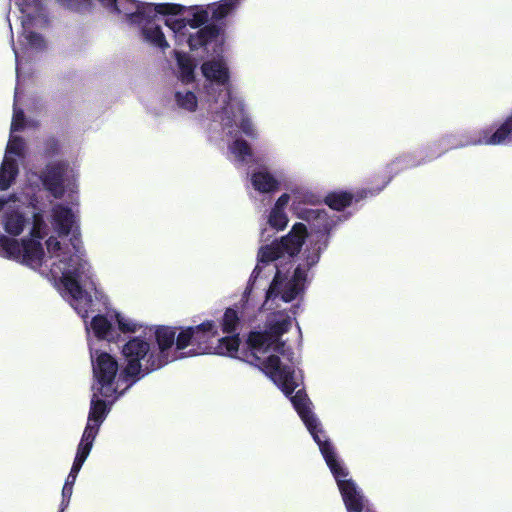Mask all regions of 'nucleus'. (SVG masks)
Here are the masks:
<instances>
[{"label":"nucleus","mask_w":512,"mask_h":512,"mask_svg":"<svg viewBox=\"0 0 512 512\" xmlns=\"http://www.w3.org/2000/svg\"><path fill=\"white\" fill-rule=\"evenodd\" d=\"M90 356L95 378L92 390L99 391L105 398L115 399L121 395L129 385L121 388L122 380L121 377L117 378L118 363L116 359L107 352L98 351L93 344H90Z\"/></svg>","instance_id":"nucleus-9"},{"label":"nucleus","mask_w":512,"mask_h":512,"mask_svg":"<svg viewBox=\"0 0 512 512\" xmlns=\"http://www.w3.org/2000/svg\"><path fill=\"white\" fill-rule=\"evenodd\" d=\"M352 201V196L347 192H335L329 194L325 202L333 210L340 211L347 207Z\"/></svg>","instance_id":"nucleus-27"},{"label":"nucleus","mask_w":512,"mask_h":512,"mask_svg":"<svg viewBox=\"0 0 512 512\" xmlns=\"http://www.w3.org/2000/svg\"><path fill=\"white\" fill-rule=\"evenodd\" d=\"M229 106L230 104L227 103V105L211 113L213 122L219 123L222 128L227 129L229 133L237 123V126L243 134L251 139H257L259 137V130L247 112L245 98L243 97V110L229 109Z\"/></svg>","instance_id":"nucleus-12"},{"label":"nucleus","mask_w":512,"mask_h":512,"mask_svg":"<svg viewBox=\"0 0 512 512\" xmlns=\"http://www.w3.org/2000/svg\"><path fill=\"white\" fill-rule=\"evenodd\" d=\"M126 378H129V377L125 375V378H124V379H121V380H122V381H121V385H122L123 383H125V386H126V385H129V386H130L131 384H127V383H126V382H127V379H126ZM133 378H134V379H133V382H136V380H138V379H139V378H135V377H133Z\"/></svg>","instance_id":"nucleus-34"},{"label":"nucleus","mask_w":512,"mask_h":512,"mask_svg":"<svg viewBox=\"0 0 512 512\" xmlns=\"http://www.w3.org/2000/svg\"><path fill=\"white\" fill-rule=\"evenodd\" d=\"M173 56L176 60V76L179 81L183 84H190L195 81L196 64L192 56L185 52L178 50V46L175 45Z\"/></svg>","instance_id":"nucleus-20"},{"label":"nucleus","mask_w":512,"mask_h":512,"mask_svg":"<svg viewBox=\"0 0 512 512\" xmlns=\"http://www.w3.org/2000/svg\"><path fill=\"white\" fill-rule=\"evenodd\" d=\"M18 162L3 159L0 167V191L8 190L18 175Z\"/></svg>","instance_id":"nucleus-25"},{"label":"nucleus","mask_w":512,"mask_h":512,"mask_svg":"<svg viewBox=\"0 0 512 512\" xmlns=\"http://www.w3.org/2000/svg\"><path fill=\"white\" fill-rule=\"evenodd\" d=\"M249 182L254 191L264 195L274 194L281 187V181L267 167L254 169L250 174Z\"/></svg>","instance_id":"nucleus-15"},{"label":"nucleus","mask_w":512,"mask_h":512,"mask_svg":"<svg viewBox=\"0 0 512 512\" xmlns=\"http://www.w3.org/2000/svg\"><path fill=\"white\" fill-rule=\"evenodd\" d=\"M176 107L188 113H195L199 107L198 95L187 88L176 89L173 95Z\"/></svg>","instance_id":"nucleus-22"},{"label":"nucleus","mask_w":512,"mask_h":512,"mask_svg":"<svg viewBox=\"0 0 512 512\" xmlns=\"http://www.w3.org/2000/svg\"><path fill=\"white\" fill-rule=\"evenodd\" d=\"M291 195L287 192L282 193L274 202L270 208L266 225L273 230V234L279 231H283L289 222V218L286 209L290 203Z\"/></svg>","instance_id":"nucleus-17"},{"label":"nucleus","mask_w":512,"mask_h":512,"mask_svg":"<svg viewBox=\"0 0 512 512\" xmlns=\"http://www.w3.org/2000/svg\"><path fill=\"white\" fill-rule=\"evenodd\" d=\"M18 98V89L15 91V102ZM24 125L23 112L16 107L14 104L13 117L11 122V133L7 143L4 158L12 161H17L24 155L25 143L24 141L15 135L16 132L20 131Z\"/></svg>","instance_id":"nucleus-14"},{"label":"nucleus","mask_w":512,"mask_h":512,"mask_svg":"<svg viewBox=\"0 0 512 512\" xmlns=\"http://www.w3.org/2000/svg\"><path fill=\"white\" fill-rule=\"evenodd\" d=\"M229 158L238 164H247L252 157L250 144L241 137L233 140L228 146Z\"/></svg>","instance_id":"nucleus-23"},{"label":"nucleus","mask_w":512,"mask_h":512,"mask_svg":"<svg viewBox=\"0 0 512 512\" xmlns=\"http://www.w3.org/2000/svg\"><path fill=\"white\" fill-rule=\"evenodd\" d=\"M17 5L22 14V36L19 41L20 47H14L13 50L16 58L17 79L19 81L21 77V65L24 58L46 48V41L42 35L38 33V30L46 26L47 19L39 0H18Z\"/></svg>","instance_id":"nucleus-8"},{"label":"nucleus","mask_w":512,"mask_h":512,"mask_svg":"<svg viewBox=\"0 0 512 512\" xmlns=\"http://www.w3.org/2000/svg\"><path fill=\"white\" fill-rule=\"evenodd\" d=\"M110 314L111 311L106 315H95L90 322L85 321L89 345L92 344V335L99 340L113 341L115 339V321L110 318Z\"/></svg>","instance_id":"nucleus-16"},{"label":"nucleus","mask_w":512,"mask_h":512,"mask_svg":"<svg viewBox=\"0 0 512 512\" xmlns=\"http://www.w3.org/2000/svg\"><path fill=\"white\" fill-rule=\"evenodd\" d=\"M512 135V116L509 117L491 136L483 131L478 137H475L460 146L467 145H500L505 143Z\"/></svg>","instance_id":"nucleus-19"},{"label":"nucleus","mask_w":512,"mask_h":512,"mask_svg":"<svg viewBox=\"0 0 512 512\" xmlns=\"http://www.w3.org/2000/svg\"><path fill=\"white\" fill-rule=\"evenodd\" d=\"M299 218L311 223L315 232L301 255V262L291 272L286 265L300 252L307 237V228L303 223L293 225L290 232L271 244L263 245L258 251V264L252 273L257 279L265 266L273 264L275 274L267 289L264 308L271 311L266 330L251 331L247 338V351L243 360L258 367L282 392L289 396L299 386V377L290 353L280 336L288 331L296 307L282 308L303 294L308 271L317 265L323 251L329 243V232L334 222L324 210L306 209Z\"/></svg>","instance_id":"nucleus-2"},{"label":"nucleus","mask_w":512,"mask_h":512,"mask_svg":"<svg viewBox=\"0 0 512 512\" xmlns=\"http://www.w3.org/2000/svg\"><path fill=\"white\" fill-rule=\"evenodd\" d=\"M57 150V144L55 142L51 143V154H55Z\"/></svg>","instance_id":"nucleus-33"},{"label":"nucleus","mask_w":512,"mask_h":512,"mask_svg":"<svg viewBox=\"0 0 512 512\" xmlns=\"http://www.w3.org/2000/svg\"><path fill=\"white\" fill-rule=\"evenodd\" d=\"M248 301L234 307L226 308L222 317L219 320V326L221 327V331L223 334H227V336H237L238 329L241 326V318L239 315V309L241 310V315L244 316V311L247 308Z\"/></svg>","instance_id":"nucleus-21"},{"label":"nucleus","mask_w":512,"mask_h":512,"mask_svg":"<svg viewBox=\"0 0 512 512\" xmlns=\"http://www.w3.org/2000/svg\"><path fill=\"white\" fill-rule=\"evenodd\" d=\"M155 18L156 17H152L149 20H144V23L137 27L141 29V35L144 42L152 47L160 49L161 51H165L170 47V43L161 26L155 22Z\"/></svg>","instance_id":"nucleus-18"},{"label":"nucleus","mask_w":512,"mask_h":512,"mask_svg":"<svg viewBox=\"0 0 512 512\" xmlns=\"http://www.w3.org/2000/svg\"><path fill=\"white\" fill-rule=\"evenodd\" d=\"M21 189L0 197V227L4 237L17 244L19 254L15 261L54 281H60L64 296L73 309L86 319L95 310L102 293L92 281L93 271L80 241H64L70 233L78 230L76 213L63 204H56L45 220L39 199L32 187Z\"/></svg>","instance_id":"nucleus-1"},{"label":"nucleus","mask_w":512,"mask_h":512,"mask_svg":"<svg viewBox=\"0 0 512 512\" xmlns=\"http://www.w3.org/2000/svg\"><path fill=\"white\" fill-rule=\"evenodd\" d=\"M108 399L102 396L99 391H93L87 424L81 437L82 440L94 443L99 428L110 410L107 403Z\"/></svg>","instance_id":"nucleus-13"},{"label":"nucleus","mask_w":512,"mask_h":512,"mask_svg":"<svg viewBox=\"0 0 512 512\" xmlns=\"http://www.w3.org/2000/svg\"><path fill=\"white\" fill-rule=\"evenodd\" d=\"M72 493H73V487L64 484L63 489H62V502H61V511L60 512H63L64 509L68 507Z\"/></svg>","instance_id":"nucleus-30"},{"label":"nucleus","mask_w":512,"mask_h":512,"mask_svg":"<svg viewBox=\"0 0 512 512\" xmlns=\"http://www.w3.org/2000/svg\"><path fill=\"white\" fill-rule=\"evenodd\" d=\"M17 243L10 241L4 237L0 232V257L2 258H16L19 254L14 250Z\"/></svg>","instance_id":"nucleus-28"},{"label":"nucleus","mask_w":512,"mask_h":512,"mask_svg":"<svg viewBox=\"0 0 512 512\" xmlns=\"http://www.w3.org/2000/svg\"><path fill=\"white\" fill-rule=\"evenodd\" d=\"M110 318L115 321L120 332L137 333L144 329V324L131 316L118 311H111Z\"/></svg>","instance_id":"nucleus-24"},{"label":"nucleus","mask_w":512,"mask_h":512,"mask_svg":"<svg viewBox=\"0 0 512 512\" xmlns=\"http://www.w3.org/2000/svg\"><path fill=\"white\" fill-rule=\"evenodd\" d=\"M173 327L158 326L150 337H131L122 347L126 362L124 373L128 377L142 378L145 375L174 362L172 349Z\"/></svg>","instance_id":"nucleus-5"},{"label":"nucleus","mask_w":512,"mask_h":512,"mask_svg":"<svg viewBox=\"0 0 512 512\" xmlns=\"http://www.w3.org/2000/svg\"><path fill=\"white\" fill-rule=\"evenodd\" d=\"M91 1L92 0H87V1L78 0V3L80 4V9L78 11H83L86 8H88L89 5L91 4ZM98 1L105 7L110 8L112 11H114L116 3L118 2V0H98Z\"/></svg>","instance_id":"nucleus-29"},{"label":"nucleus","mask_w":512,"mask_h":512,"mask_svg":"<svg viewBox=\"0 0 512 512\" xmlns=\"http://www.w3.org/2000/svg\"><path fill=\"white\" fill-rule=\"evenodd\" d=\"M200 70L204 78L200 93L211 113L227 103L229 109L243 110V96L233 92L230 68L222 56L204 61Z\"/></svg>","instance_id":"nucleus-7"},{"label":"nucleus","mask_w":512,"mask_h":512,"mask_svg":"<svg viewBox=\"0 0 512 512\" xmlns=\"http://www.w3.org/2000/svg\"><path fill=\"white\" fill-rule=\"evenodd\" d=\"M76 479H77V476H76V475H73V474H70V473H69V474H68V476H67V479H66V481H65V483H64V484H66V485H69V486H72V487H73V486H74V484H75V482H76Z\"/></svg>","instance_id":"nucleus-31"},{"label":"nucleus","mask_w":512,"mask_h":512,"mask_svg":"<svg viewBox=\"0 0 512 512\" xmlns=\"http://www.w3.org/2000/svg\"><path fill=\"white\" fill-rule=\"evenodd\" d=\"M271 236H272V234L268 233V228H266V227L262 228L261 233H260V237H261L262 241L268 240Z\"/></svg>","instance_id":"nucleus-32"},{"label":"nucleus","mask_w":512,"mask_h":512,"mask_svg":"<svg viewBox=\"0 0 512 512\" xmlns=\"http://www.w3.org/2000/svg\"><path fill=\"white\" fill-rule=\"evenodd\" d=\"M235 0H223L208 5H180L177 16L164 21L171 31L174 45L187 47L192 52L220 53L224 38L220 28L207 24L210 16L218 21L226 17L233 8Z\"/></svg>","instance_id":"nucleus-3"},{"label":"nucleus","mask_w":512,"mask_h":512,"mask_svg":"<svg viewBox=\"0 0 512 512\" xmlns=\"http://www.w3.org/2000/svg\"><path fill=\"white\" fill-rule=\"evenodd\" d=\"M218 336V324L213 320L179 330L173 327L175 360L203 354L238 357L240 339L237 336Z\"/></svg>","instance_id":"nucleus-6"},{"label":"nucleus","mask_w":512,"mask_h":512,"mask_svg":"<svg viewBox=\"0 0 512 512\" xmlns=\"http://www.w3.org/2000/svg\"><path fill=\"white\" fill-rule=\"evenodd\" d=\"M93 447V443L80 440V443L77 448V453L73 462V465L70 470V474L78 476L79 471L81 470L83 464L85 463L86 459L88 458L91 449Z\"/></svg>","instance_id":"nucleus-26"},{"label":"nucleus","mask_w":512,"mask_h":512,"mask_svg":"<svg viewBox=\"0 0 512 512\" xmlns=\"http://www.w3.org/2000/svg\"><path fill=\"white\" fill-rule=\"evenodd\" d=\"M291 402L307 430L317 443L319 450L337 483L347 512H372L368 508L367 501L361 490L349 477L348 470L338 459L333 445L327 438L318 418L311 409L312 403L308 399L307 395L302 390H298L295 395L291 397Z\"/></svg>","instance_id":"nucleus-4"},{"label":"nucleus","mask_w":512,"mask_h":512,"mask_svg":"<svg viewBox=\"0 0 512 512\" xmlns=\"http://www.w3.org/2000/svg\"><path fill=\"white\" fill-rule=\"evenodd\" d=\"M181 10L180 4L175 3H146L136 0H118L113 12L123 15L127 22L132 25H142L144 20H149L158 15L169 18L170 16H177Z\"/></svg>","instance_id":"nucleus-11"},{"label":"nucleus","mask_w":512,"mask_h":512,"mask_svg":"<svg viewBox=\"0 0 512 512\" xmlns=\"http://www.w3.org/2000/svg\"><path fill=\"white\" fill-rule=\"evenodd\" d=\"M79 172L76 166L67 161L51 162L46 165L41 176L35 181H41L46 190L55 198H62L65 193L76 194L78 192Z\"/></svg>","instance_id":"nucleus-10"}]
</instances>
